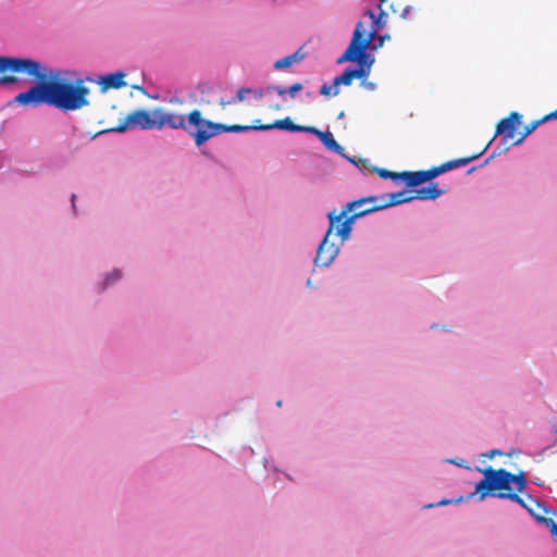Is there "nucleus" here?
<instances>
[{"label":"nucleus","mask_w":557,"mask_h":557,"mask_svg":"<svg viewBox=\"0 0 557 557\" xmlns=\"http://www.w3.org/2000/svg\"><path fill=\"white\" fill-rule=\"evenodd\" d=\"M42 77H33L39 83L27 91L15 97V101L23 106L38 107L42 103L54 107L61 111H77L89 106V88L82 82L73 83L57 78L41 64Z\"/></svg>","instance_id":"nucleus-1"},{"label":"nucleus","mask_w":557,"mask_h":557,"mask_svg":"<svg viewBox=\"0 0 557 557\" xmlns=\"http://www.w3.org/2000/svg\"><path fill=\"white\" fill-rule=\"evenodd\" d=\"M379 210H382L379 197H363L348 202L341 212H336V210L330 211L327 219L336 218L333 220L339 225L336 235L341 238V244H343L349 238L352 224L358 218Z\"/></svg>","instance_id":"nucleus-2"},{"label":"nucleus","mask_w":557,"mask_h":557,"mask_svg":"<svg viewBox=\"0 0 557 557\" xmlns=\"http://www.w3.org/2000/svg\"><path fill=\"white\" fill-rule=\"evenodd\" d=\"M482 472L484 479L475 484V493L479 494L481 500L485 499L487 494L494 491L511 492V483L516 484L517 493H522L528 484L523 471L512 474L505 469L495 470L492 467H487Z\"/></svg>","instance_id":"nucleus-3"},{"label":"nucleus","mask_w":557,"mask_h":557,"mask_svg":"<svg viewBox=\"0 0 557 557\" xmlns=\"http://www.w3.org/2000/svg\"><path fill=\"white\" fill-rule=\"evenodd\" d=\"M367 15L371 20H373L372 29L370 32H367L362 22L357 23L348 48L337 60L338 64L348 62V61L362 62L363 59L367 57L366 51L369 48L370 44L372 42L376 32L380 30L381 28H383V26L385 25V20H384L385 13L384 12H381L380 15L377 17H375L374 12L369 10L367 12Z\"/></svg>","instance_id":"nucleus-4"},{"label":"nucleus","mask_w":557,"mask_h":557,"mask_svg":"<svg viewBox=\"0 0 557 557\" xmlns=\"http://www.w3.org/2000/svg\"><path fill=\"white\" fill-rule=\"evenodd\" d=\"M187 123L195 127L194 132H190L195 144L200 147L212 137L222 133H240L250 129H256V125H226L222 123H215L202 117L201 112L197 109L190 111L187 115Z\"/></svg>","instance_id":"nucleus-5"},{"label":"nucleus","mask_w":557,"mask_h":557,"mask_svg":"<svg viewBox=\"0 0 557 557\" xmlns=\"http://www.w3.org/2000/svg\"><path fill=\"white\" fill-rule=\"evenodd\" d=\"M12 72L28 77H42L41 63L27 58L0 55V73Z\"/></svg>","instance_id":"nucleus-6"},{"label":"nucleus","mask_w":557,"mask_h":557,"mask_svg":"<svg viewBox=\"0 0 557 557\" xmlns=\"http://www.w3.org/2000/svg\"><path fill=\"white\" fill-rule=\"evenodd\" d=\"M336 218L329 219V227L326 230L323 240L318 246L314 258V264L317 267H330L339 252V246L334 243H330L331 235L333 234L334 231H337V227H339V225H337L333 221Z\"/></svg>","instance_id":"nucleus-7"},{"label":"nucleus","mask_w":557,"mask_h":557,"mask_svg":"<svg viewBox=\"0 0 557 557\" xmlns=\"http://www.w3.org/2000/svg\"><path fill=\"white\" fill-rule=\"evenodd\" d=\"M157 129L156 109L136 110L129 113L123 123L114 127L115 132L122 133L129 128Z\"/></svg>","instance_id":"nucleus-8"},{"label":"nucleus","mask_w":557,"mask_h":557,"mask_svg":"<svg viewBox=\"0 0 557 557\" xmlns=\"http://www.w3.org/2000/svg\"><path fill=\"white\" fill-rule=\"evenodd\" d=\"M157 129L165 126L172 129H187L184 114L165 111L163 108H156Z\"/></svg>","instance_id":"nucleus-9"},{"label":"nucleus","mask_w":557,"mask_h":557,"mask_svg":"<svg viewBox=\"0 0 557 557\" xmlns=\"http://www.w3.org/2000/svg\"><path fill=\"white\" fill-rule=\"evenodd\" d=\"M521 114L518 112H511L507 117L497 123L495 135H503L505 140H513L515 133L521 123Z\"/></svg>","instance_id":"nucleus-10"},{"label":"nucleus","mask_w":557,"mask_h":557,"mask_svg":"<svg viewBox=\"0 0 557 557\" xmlns=\"http://www.w3.org/2000/svg\"><path fill=\"white\" fill-rule=\"evenodd\" d=\"M363 62H364V60L362 62L359 61V63H360L359 67H356V69L347 67L343 72V74L334 77L333 96L338 95V92H339L338 86L339 85L349 86L355 78H362L363 76H366L367 72H366L364 67L362 66Z\"/></svg>","instance_id":"nucleus-11"},{"label":"nucleus","mask_w":557,"mask_h":557,"mask_svg":"<svg viewBox=\"0 0 557 557\" xmlns=\"http://www.w3.org/2000/svg\"><path fill=\"white\" fill-rule=\"evenodd\" d=\"M438 175V169L437 166H434L426 171L403 172V181L406 183L407 186L414 187L428 181H431Z\"/></svg>","instance_id":"nucleus-12"},{"label":"nucleus","mask_w":557,"mask_h":557,"mask_svg":"<svg viewBox=\"0 0 557 557\" xmlns=\"http://www.w3.org/2000/svg\"><path fill=\"white\" fill-rule=\"evenodd\" d=\"M311 126H302L295 124L290 117H284L282 120H276L271 124H259L256 126V131H270L273 128L284 129L288 132H301L309 133Z\"/></svg>","instance_id":"nucleus-13"},{"label":"nucleus","mask_w":557,"mask_h":557,"mask_svg":"<svg viewBox=\"0 0 557 557\" xmlns=\"http://www.w3.org/2000/svg\"><path fill=\"white\" fill-rule=\"evenodd\" d=\"M124 77L125 74L121 71L110 73L100 76L98 79V85L100 86L101 91H107L109 89H120L126 86Z\"/></svg>","instance_id":"nucleus-14"},{"label":"nucleus","mask_w":557,"mask_h":557,"mask_svg":"<svg viewBox=\"0 0 557 557\" xmlns=\"http://www.w3.org/2000/svg\"><path fill=\"white\" fill-rule=\"evenodd\" d=\"M389 199L385 200L383 197L380 198L381 209H385L392 206L401 205L414 200L413 190H401L398 193H392L388 195Z\"/></svg>","instance_id":"nucleus-15"},{"label":"nucleus","mask_w":557,"mask_h":557,"mask_svg":"<svg viewBox=\"0 0 557 557\" xmlns=\"http://www.w3.org/2000/svg\"><path fill=\"white\" fill-rule=\"evenodd\" d=\"M483 154V151H480L478 153H474L469 157L458 158L454 160H449L441 165L437 166L440 174L445 173L447 171L457 169L459 166H463L472 162L473 160L478 159L480 156Z\"/></svg>","instance_id":"nucleus-16"},{"label":"nucleus","mask_w":557,"mask_h":557,"mask_svg":"<svg viewBox=\"0 0 557 557\" xmlns=\"http://www.w3.org/2000/svg\"><path fill=\"white\" fill-rule=\"evenodd\" d=\"M309 134H313L318 136L321 141L324 144L326 148L330 150L338 152L342 147L338 145V143L334 139L333 135L330 132H321L318 128L311 126Z\"/></svg>","instance_id":"nucleus-17"},{"label":"nucleus","mask_w":557,"mask_h":557,"mask_svg":"<svg viewBox=\"0 0 557 557\" xmlns=\"http://www.w3.org/2000/svg\"><path fill=\"white\" fill-rule=\"evenodd\" d=\"M443 193H444V190L438 189L437 185L432 183L426 187L414 189L413 196H414V199L426 200V199H436Z\"/></svg>","instance_id":"nucleus-18"},{"label":"nucleus","mask_w":557,"mask_h":557,"mask_svg":"<svg viewBox=\"0 0 557 557\" xmlns=\"http://www.w3.org/2000/svg\"><path fill=\"white\" fill-rule=\"evenodd\" d=\"M305 58V53L301 51V49H298L293 54L286 55L274 63L275 70H284L286 67H289L294 63H297L301 61Z\"/></svg>","instance_id":"nucleus-19"},{"label":"nucleus","mask_w":557,"mask_h":557,"mask_svg":"<svg viewBox=\"0 0 557 557\" xmlns=\"http://www.w3.org/2000/svg\"><path fill=\"white\" fill-rule=\"evenodd\" d=\"M301 89H302V84L301 83H294L288 88L280 86V85L268 86L265 88V92L274 91L278 96H284V95L287 94V95H289V97L294 98L296 96V94L298 91H300Z\"/></svg>","instance_id":"nucleus-20"},{"label":"nucleus","mask_w":557,"mask_h":557,"mask_svg":"<svg viewBox=\"0 0 557 557\" xmlns=\"http://www.w3.org/2000/svg\"><path fill=\"white\" fill-rule=\"evenodd\" d=\"M497 497L499 498H507V499H510L517 504H519L521 507H523L524 509H527L530 515L532 517H534L536 520L540 519V513L539 512H535L533 511V508L530 507L522 497H520L517 493H512V492H499L497 494Z\"/></svg>","instance_id":"nucleus-21"},{"label":"nucleus","mask_w":557,"mask_h":557,"mask_svg":"<svg viewBox=\"0 0 557 557\" xmlns=\"http://www.w3.org/2000/svg\"><path fill=\"white\" fill-rule=\"evenodd\" d=\"M541 124H543V121H542V117L539 119V120H535V121H532L531 123H529L528 125H525L524 127V132L521 134V136L519 138H517L513 144L515 145H520L522 144V141L529 136L531 135Z\"/></svg>","instance_id":"nucleus-22"},{"label":"nucleus","mask_w":557,"mask_h":557,"mask_svg":"<svg viewBox=\"0 0 557 557\" xmlns=\"http://www.w3.org/2000/svg\"><path fill=\"white\" fill-rule=\"evenodd\" d=\"M377 173H379L380 177H382V178H392L394 181L403 180V172L401 173H396V172H391V171L385 170V169H379Z\"/></svg>","instance_id":"nucleus-23"},{"label":"nucleus","mask_w":557,"mask_h":557,"mask_svg":"<svg viewBox=\"0 0 557 557\" xmlns=\"http://www.w3.org/2000/svg\"><path fill=\"white\" fill-rule=\"evenodd\" d=\"M537 521L543 522L550 530L553 536L557 539V523L552 518H544L540 516Z\"/></svg>","instance_id":"nucleus-24"},{"label":"nucleus","mask_w":557,"mask_h":557,"mask_svg":"<svg viewBox=\"0 0 557 557\" xmlns=\"http://www.w3.org/2000/svg\"><path fill=\"white\" fill-rule=\"evenodd\" d=\"M252 92V89L251 88H240L237 90V95L236 97L234 98V101L235 102H240L245 99L246 95L247 94H250Z\"/></svg>","instance_id":"nucleus-25"},{"label":"nucleus","mask_w":557,"mask_h":557,"mask_svg":"<svg viewBox=\"0 0 557 557\" xmlns=\"http://www.w3.org/2000/svg\"><path fill=\"white\" fill-rule=\"evenodd\" d=\"M17 82V78L15 76L11 75H4L0 76V85H10Z\"/></svg>","instance_id":"nucleus-26"},{"label":"nucleus","mask_w":557,"mask_h":557,"mask_svg":"<svg viewBox=\"0 0 557 557\" xmlns=\"http://www.w3.org/2000/svg\"><path fill=\"white\" fill-rule=\"evenodd\" d=\"M333 90H334V84L332 86H329L326 84H323L320 88V94L322 96H333Z\"/></svg>","instance_id":"nucleus-27"},{"label":"nucleus","mask_w":557,"mask_h":557,"mask_svg":"<svg viewBox=\"0 0 557 557\" xmlns=\"http://www.w3.org/2000/svg\"><path fill=\"white\" fill-rule=\"evenodd\" d=\"M121 277V272L115 270L107 277V284L115 282Z\"/></svg>","instance_id":"nucleus-28"},{"label":"nucleus","mask_w":557,"mask_h":557,"mask_svg":"<svg viewBox=\"0 0 557 557\" xmlns=\"http://www.w3.org/2000/svg\"><path fill=\"white\" fill-rule=\"evenodd\" d=\"M552 120H557V109L542 117L543 123Z\"/></svg>","instance_id":"nucleus-29"},{"label":"nucleus","mask_w":557,"mask_h":557,"mask_svg":"<svg viewBox=\"0 0 557 557\" xmlns=\"http://www.w3.org/2000/svg\"><path fill=\"white\" fill-rule=\"evenodd\" d=\"M500 455H502V451L497 450V449H492V450H490L488 453L485 454V456L488 457V458H493L495 456H500Z\"/></svg>","instance_id":"nucleus-30"},{"label":"nucleus","mask_w":557,"mask_h":557,"mask_svg":"<svg viewBox=\"0 0 557 557\" xmlns=\"http://www.w3.org/2000/svg\"><path fill=\"white\" fill-rule=\"evenodd\" d=\"M363 85L366 86L367 89L369 90H373L375 88V84L372 83V82H363Z\"/></svg>","instance_id":"nucleus-31"},{"label":"nucleus","mask_w":557,"mask_h":557,"mask_svg":"<svg viewBox=\"0 0 557 557\" xmlns=\"http://www.w3.org/2000/svg\"><path fill=\"white\" fill-rule=\"evenodd\" d=\"M253 94L256 98H262L264 92L262 90H255Z\"/></svg>","instance_id":"nucleus-32"},{"label":"nucleus","mask_w":557,"mask_h":557,"mask_svg":"<svg viewBox=\"0 0 557 557\" xmlns=\"http://www.w3.org/2000/svg\"><path fill=\"white\" fill-rule=\"evenodd\" d=\"M233 102H235V101H234V99H233V100H230V101H221V106H222V107H225V106L231 104V103H233Z\"/></svg>","instance_id":"nucleus-33"},{"label":"nucleus","mask_w":557,"mask_h":557,"mask_svg":"<svg viewBox=\"0 0 557 557\" xmlns=\"http://www.w3.org/2000/svg\"><path fill=\"white\" fill-rule=\"evenodd\" d=\"M447 504H450V500H447V499H443L438 503V505H447Z\"/></svg>","instance_id":"nucleus-34"},{"label":"nucleus","mask_w":557,"mask_h":557,"mask_svg":"<svg viewBox=\"0 0 557 557\" xmlns=\"http://www.w3.org/2000/svg\"><path fill=\"white\" fill-rule=\"evenodd\" d=\"M272 109L275 111H278V110H281V106H274V107H272Z\"/></svg>","instance_id":"nucleus-35"},{"label":"nucleus","mask_w":557,"mask_h":557,"mask_svg":"<svg viewBox=\"0 0 557 557\" xmlns=\"http://www.w3.org/2000/svg\"><path fill=\"white\" fill-rule=\"evenodd\" d=\"M75 195H72V203L74 205Z\"/></svg>","instance_id":"nucleus-36"},{"label":"nucleus","mask_w":557,"mask_h":557,"mask_svg":"<svg viewBox=\"0 0 557 557\" xmlns=\"http://www.w3.org/2000/svg\"><path fill=\"white\" fill-rule=\"evenodd\" d=\"M487 147H490V144H486V147L482 151L484 152Z\"/></svg>","instance_id":"nucleus-37"},{"label":"nucleus","mask_w":557,"mask_h":557,"mask_svg":"<svg viewBox=\"0 0 557 557\" xmlns=\"http://www.w3.org/2000/svg\"><path fill=\"white\" fill-rule=\"evenodd\" d=\"M474 169H475V168L470 169V170L468 171V173L473 172V171H474Z\"/></svg>","instance_id":"nucleus-38"},{"label":"nucleus","mask_w":557,"mask_h":557,"mask_svg":"<svg viewBox=\"0 0 557 557\" xmlns=\"http://www.w3.org/2000/svg\"><path fill=\"white\" fill-rule=\"evenodd\" d=\"M386 0H381V2H385Z\"/></svg>","instance_id":"nucleus-39"}]
</instances>
